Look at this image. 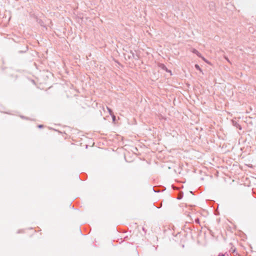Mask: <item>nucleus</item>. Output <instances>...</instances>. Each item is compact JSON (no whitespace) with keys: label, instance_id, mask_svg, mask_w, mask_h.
<instances>
[{"label":"nucleus","instance_id":"f257e3e1","mask_svg":"<svg viewBox=\"0 0 256 256\" xmlns=\"http://www.w3.org/2000/svg\"><path fill=\"white\" fill-rule=\"evenodd\" d=\"M192 52L196 54L198 57L201 58V54L196 49H193Z\"/></svg>","mask_w":256,"mask_h":256},{"label":"nucleus","instance_id":"f03ea898","mask_svg":"<svg viewBox=\"0 0 256 256\" xmlns=\"http://www.w3.org/2000/svg\"><path fill=\"white\" fill-rule=\"evenodd\" d=\"M232 123H233V124L234 126H236L238 128L239 130H242L241 126L238 124L236 122H234V121H232Z\"/></svg>","mask_w":256,"mask_h":256},{"label":"nucleus","instance_id":"7ed1b4c3","mask_svg":"<svg viewBox=\"0 0 256 256\" xmlns=\"http://www.w3.org/2000/svg\"><path fill=\"white\" fill-rule=\"evenodd\" d=\"M106 108L109 112V114L111 116L112 115V114H114L113 112H112V109H110V108L106 106Z\"/></svg>","mask_w":256,"mask_h":256},{"label":"nucleus","instance_id":"20e7f679","mask_svg":"<svg viewBox=\"0 0 256 256\" xmlns=\"http://www.w3.org/2000/svg\"><path fill=\"white\" fill-rule=\"evenodd\" d=\"M195 68L197 70H198L200 72H202V70L200 68V66L198 64H196L195 65Z\"/></svg>","mask_w":256,"mask_h":256},{"label":"nucleus","instance_id":"39448f33","mask_svg":"<svg viewBox=\"0 0 256 256\" xmlns=\"http://www.w3.org/2000/svg\"><path fill=\"white\" fill-rule=\"evenodd\" d=\"M111 116L112 117L113 122H114L116 120V116L114 115V114H112V115H111Z\"/></svg>","mask_w":256,"mask_h":256},{"label":"nucleus","instance_id":"423d86ee","mask_svg":"<svg viewBox=\"0 0 256 256\" xmlns=\"http://www.w3.org/2000/svg\"><path fill=\"white\" fill-rule=\"evenodd\" d=\"M153 190H154V192H160V190H158V188H154H154H153Z\"/></svg>","mask_w":256,"mask_h":256},{"label":"nucleus","instance_id":"0eeeda50","mask_svg":"<svg viewBox=\"0 0 256 256\" xmlns=\"http://www.w3.org/2000/svg\"><path fill=\"white\" fill-rule=\"evenodd\" d=\"M195 222L197 224H200V220L197 218L195 220Z\"/></svg>","mask_w":256,"mask_h":256},{"label":"nucleus","instance_id":"6e6552de","mask_svg":"<svg viewBox=\"0 0 256 256\" xmlns=\"http://www.w3.org/2000/svg\"><path fill=\"white\" fill-rule=\"evenodd\" d=\"M27 50H28V48L26 47V50L24 51V52H22V51H20V53H21V52H26Z\"/></svg>","mask_w":256,"mask_h":256},{"label":"nucleus","instance_id":"1a4fd4ad","mask_svg":"<svg viewBox=\"0 0 256 256\" xmlns=\"http://www.w3.org/2000/svg\"><path fill=\"white\" fill-rule=\"evenodd\" d=\"M38 127L39 128H42V127H43V125H42V124L38 125Z\"/></svg>","mask_w":256,"mask_h":256},{"label":"nucleus","instance_id":"9d476101","mask_svg":"<svg viewBox=\"0 0 256 256\" xmlns=\"http://www.w3.org/2000/svg\"><path fill=\"white\" fill-rule=\"evenodd\" d=\"M226 58V60L228 62H230V60H228V58H226H226Z\"/></svg>","mask_w":256,"mask_h":256},{"label":"nucleus","instance_id":"9b49d317","mask_svg":"<svg viewBox=\"0 0 256 256\" xmlns=\"http://www.w3.org/2000/svg\"><path fill=\"white\" fill-rule=\"evenodd\" d=\"M227 255H228V254H227Z\"/></svg>","mask_w":256,"mask_h":256}]
</instances>
